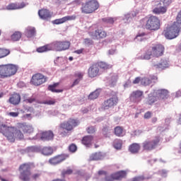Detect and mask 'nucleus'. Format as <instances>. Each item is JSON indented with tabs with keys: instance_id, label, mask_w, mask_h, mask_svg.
Masks as SVG:
<instances>
[{
	"instance_id": "1",
	"label": "nucleus",
	"mask_w": 181,
	"mask_h": 181,
	"mask_svg": "<svg viewBox=\"0 0 181 181\" xmlns=\"http://www.w3.org/2000/svg\"><path fill=\"white\" fill-rule=\"evenodd\" d=\"M99 8L100 3H98V1L87 0L86 2L81 4V12L85 15H90V13H94Z\"/></svg>"
},
{
	"instance_id": "2",
	"label": "nucleus",
	"mask_w": 181,
	"mask_h": 181,
	"mask_svg": "<svg viewBox=\"0 0 181 181\" xmlns=\"http://www.w3.org/2000/svg\"><path fill=\"white\" fill-rule=\"evenodd\" d=\"M18 71V66L12 64L0 65V78H8L15 76Z\"/></svg>"
},
{
	"instance_id": "3",
	"label": "nucleus",
	"mask_w": 181,
	"mask_h": 181,
	"mask_svg": "<svg viewBox=\"0 0 181 181\" xmlns=\"http://www.w3.org/2000/svg\"><path fill=\"white\" fill-rule=\"evenodd\" d=\"M32 167H34L33 163H24L20 165L18 171L20 172V179L23 181H30L32 176Z\"/></svg>"
},
{
	"instance_id": "4",
	"label": "nucleus",
	"mask_w": 181,
	"mask_h": 181,
	"mask_svg": "<svg viewBox=\"0 0 181 181\" xmlns=\"http://www.w3.org/2000/svg\"><path fill=\"white\" fill-rule=\"evenodd\" d=\"M180 29L181 24L175 21L171 26L166 28V29L163 30V34L166 39H175L179 36Z\"/></svg>"
},
{
	"instance_id": "5",
	"label": "nucleus",
	"mask_w": 181,
	"mask_h": 181,
	"mask_svg": "<svg viewBox=\"0 0 181 181\" xmlns=\"http://www.w3.org/2000/svg\"><path fill=\"white\" fill-rule=\"evenodd\" d=\"M80 125V121L77 119L70 118L68 121L64 122L60 124L61 129H65V132H62L64 136H66L70 131H73L76 127Z\"/></svg>"
},
{
	"instance_id": "6",
	"label": "nucleus",
	"mask_w": 181,
	"mask_h": 181,
	"mask_svg": "<svg viewBox=\"0 0 181 181\" xmlns=\"http://www.w3.org/2000/svg\"><path fill=\"white\" fill-rule=\"evenodd\" d=\"M144 21H146V29L148 30H158L160 28V20L155 16L146 17Z\"/></svg>"
},
{
	"instance_id": "7",
	"label": "nucleus",
	"mask_w": 181,
	"mask_h": 181,
	"mask_svg": "<svg viewBox=\"0 0 181 181\" xmlns=\"http://www.w3.org/2000/svg\"><path fill=\"white\" fill-rule=\"evenodd\" d=\"M16 131L15 127H8L4 122H0V134H2L8 141H13V132Z\"/></svg>"
},
{
	"instance_id": "8",
	"label": "nucleus",
	"mask_w": 181,
	"mask_h": 181,
	"mask_svg": "<svg viewBox=\"0 0 181 181\" xmlns=\"http://www.w3.org/2000/svg\"><path fill=\"white\" fill-rule=\"evenodd\" d=\"M159 142H160V136H156L153 140L147 139L144 141L142 143L143 151H146L147 152L153 151V149H156V146L159 145Z\"/></svg>"
},
{
	"instance_id": "9",
	"label": "nucleus",
	"mask_w": 181,
	"mask_h": 181,
	"mask_svg": "<svg viewBox=\"0 0 181 181\" xmlns=\"http://www.w3.org/2000/svg\"><path fill=\"white\" fill-rule=\"evenodd\" d=\"M71 45V43L70 41H54L51 43L52 50H55V52H64V50H69Z\"/></svg>"
},
{
	"instance_id": "10",
	"label": "nucleus",
	"mask_w": 181,
	"mask_h": 181,
	"mask_svg": "<svg viewBox=\"0 0 181 181\" xmlns=\"http://www.w3.org/2000/svg\"><path fill=\"white\" fill-rule=\"evenodd\" d=\"M47 81V77L45 75L37 73L33 75L30 83L33 86H35L36 87H39V86H42V84H45Z\"/></svg>"
},
{
	"instance_id": "11",
	"label": "nucleus",
	"mask_w": 181,
	"mask_h": 181,
	"mask_svg": "<svg viewBox=\"0 0 181 181\" xmlns=\"http://www.w3.org/2000/svg\"><path fill=\"white\" fill-rule=\"evenodd\" d=\"M151 50L153 57H160L165 53V47L162 44H156L153 45Z\"/></svg>"
},
{
	"instance_id": "12",
	"label": "nucleus",
	"mask_w": 181,
	"mask_h": 181,
	"mask_svg": "<svg viewBox=\"0 0 181 181\" xmlns=\"http://www.w3.org/2000/svg\"><path fill=\"white\" fill-rule=\"evenodd\" d=\"M67 158H69V156L66 154L58 155L51 158L49 160V163H50V165H59V163H62V162H64V160H66Z\"/></svg>"
},
{
	"instance_id": "13",
	"label": "nucleus",
	"mask_w": 181,
	"mask_h": 181,
	"mask_svg": "<svg viewBox=\"0 0 181 181\" xmlns=\"http://www.w3.org/2000/svg\"><path fill=\"white\" fill-rule=\"evenodd\" d=\"M168 11V7L162 4V2L157 1L156 3V7L153 10V13L156 15H163Z\"/></svg>"
},
{
	"instance_id": "14",
	"label": "nucleus",
	"mask_w": 181,
	"mask_h": 181,
	"mask_svg": "<svg viewBox=\"0 0 181 181\" xmlns=\"http://www.w3.org/2000/svg\"><path fill=\"white\" fill-rule=\"evenodd\" d=\"M117 104H118V98L113 97L105 100L103 107L104 110H110V108H112Z\"/></svg>"
},
{
	"instance_id": "15",
	"label": "nucleus",
	"mask_w": 181,
	"mask_h": 181,
	"mask_svg": "<svg viewBox=\"0 0 181 181\" xmlns=\"http://www.w3.org/2000/svg\"><path fill=\"white\" fill-rule=\"evenodd\" d=\"M100 74V69L96 63L93 64L88 70V76L90 78H94V77H97Z\"/></svg>"
},
{
	"instance_id": "16",
	"label": "nucleus",
	"mask_w": 181,
	"mask_h": 181,
	"mask_svg": "<svg viewBox=\"0 0 181 181\" xmlns=\"http://www.w3.org/2000/svg\"><path fill=\"white\" fill-rule=\"evenodd\" d=\"M142 95H144V92L141 90L133 91L130 95V101L133 103H140L142 100Z\"/></svg>"
},
{
	"instance_id": "17",
	"label": "nucleus",
	"mask_w": 181,
	"mask_h": 181,
	"mask_svg": "<svg viewBox=\"0 0 181 181\" xmlns=\"http://www.w3.org/2000/svg\"><path fill=\"white\" fill-rule=\"evenodd\" d=\"M18 129H21L24 134H32L33 132V127L26 123H18Z\"/></svg>"
},
{
	"instance_id": "18",
	"label": "nucleus",
	"mask_w": 181,
	"mask_h": 181,
	"mask_svg": "<svg viewBox=\"0 0 181 181\" xmlns=\"http://www.w3.org/2000/svg\"><path fill=\"white\" fill-rule=\"evenodd\" d=\"M74 77H75V80L73 83L71 85L70 88H73V87H76V86H78L81 80H83V77H84V73L77 71L74 74Z\"/></svg>"
},
{
	"instance_id": "19",
	"label": "nucleus",
	"mask_w": 181,
	"mask_h": 181,
	"mask_svg": "<svg viewBox=\"0 0 181 181\" xmlns=\"http://www.w3.org/2000/svg\"><path fill=\"white\" fill-rule=\"evenodd\" d=\"M76 18V15L66 16L62 18H58V19L54 20L53 21V23H54V25H62V23H64L66 22H67L68 21H75Z\"/></svg>"
},
{
	"instance_id": "20",
	"label": "nucleus",
	"mask_w": 181,
	"mask_h": 181,
	"mask_svg": "<svg viewBox=\"0 0 181 181\" xmlns=\"http://www.w3.org/2000/svg\"><path fill=\"white\" fill-rule=\"evenodd\" d=\"M91 37L93 39H104V37H107V33L103 30L98 29L92 33Z\"/></svg>"
},
{
	"instance_id": "21",
	"label": "nucleus",
	"mask_w": 181,
	"mask_h": 181,
	"mask_svg": "<svg viewBox=\"0 0 181 181\" xmlns=\"http://www.w3.org/2000/svg\"><path fill=\"white\" fill-rule=\"evenodd\" d=\"M54 138V134L52 131L42 132L40 134V139L42 141H52Z\"/></svg>"
},
{
	"instance_id": "22",
	"label": "nucleus",
	"mask_w": 181,
	"mask_h": 181,
	"mask_svg": "<svg viewBox=\"0 0 181 181\" xmlns=\"http://www.w3.org/2000/svg\"><path fill=\"white\" fill-rule=\"evenodd\" d=\"M38 15L41 19L46 21V19H49L52 18V14H50V11L47 9H41L38 11Z\"/></svg>"
},
{
	"instance_id": "23",
	"label": "nucleus",
	"mask_w": 181,
	"mask_h": 181,
	"mask_svg": "<svg viewBox=\"0 0 181 181\" xmlns=\"http://www.w3.org/2000/svg\"><path fill=\"white\" fill-rule=\"evenodd\" d=\"M10 104L18 105L21 103V95L18 93L13 94L8 99Z\"/></svg>"
},
{
	"instance_id": "24",
	"label": "nucleus",
	"mask_w": 181,
	"mask_h": 181,
	"mask_svg": "<svg viewBox=\"0 0 181 181\" xmlns=\"http://www.w3.org/2000/svg\"><path fill=\"white\" fill-rule=\"evenodd\" d=\"M26 6V4H25V2H22L20 4H10L7 6V9L8 11H13L15 9H22L23 8H25Z\"/></svg>"
},
{
	"instance_id": "25",
	"label": "nucleus",
	"mask_w": 181,
	"mask_h": 181,
	"mask_svg": "<svg viewBox=\"0 0 181 181\" xmlns=\"http://www.w3.org/2000/svg\"><path fill=\"white\" fill-rule=\"evenodd\" d=\"M112 177H113L115 180H122L124 177H127V172L122 170L112 173Z\"/></svg>"
},
{
	"instance_id": "26",
	"label": "nucleus",
	"mask_w": 181,
	"mask_h": 181,
	"mask_svg": "<svg viewBox=\"0 0 181 181\" xmlns=\"http://www.w3.org/2000/svg\"><path fill=\"white\" fill-rule=\"evenodd\" d=\"M141 151V144L138 143H133L129 146V151L131 153H138Z\"/></svg>"
},
{
	"instance_id": "27",
	"label": "nucleus",
	"mask_w": 181,
	"mask_h": 181,
	"mask_svg": "<svg viewBox=\"0 0 181 181\" xmlns=\"http://www.w3.org/2000/svg\"><path fill=\"white\" fill-rule=\"evenodd\" d=\"M93 139H94L93 136H85L82 139L81 142L83 145H85V146L89 148V146H91V144H93Z\"/></svg>"
},
{
	"instance_id": "28",
	"label": "nucleus",
	"mask_w": 181,
	"mask_h": 181,
	"mask_svg": "<svg viewBox=\"0 0 181 181\" xmlns=\"http://www.w3.org/2000/svg\"><path fill=\"white\" fill-rule=\"evenodd\" d=\"M25 36L28 38L34 37V36H36V28L34 27H28L25 29Z\"/></svg>"
},
{
	"instance_id": "29",
	"label": "nucleus",
	"mask_w": 181,
	"mask_h": 181,
	"mask_svg": "<svg viewBox=\"0 0 181 181\" xmlns=\"http://www.w3.org/2000/svg\"><path fill=\"white\" fill-rule=\"evenodd\" d=\"M37 53H45L46 52H50L52 49V44H47L42 47L37 48Z\"/></svg>"
},
{
	"instance_id": "30",
	"label": "nucleus",
	"mask_w": 181,
	"mask_h": 181,
	"mask_svg": "<svg viewBox=\"0 0 181 181\" xmlns=\"http://www.w3.org/2000/svg\"><path fill=\"white\" fill-rule=\"evenodd\" d=\"M169 94V91L166 89H160L156 90V95L158 98H166L168 97V95Z\"/></svg>"
},
{
	"instance_id": "31",
	"label": "nucleus",
	"mask_w": 181,
	"mask_h": 181,
	"mask_svg": "<svg viewBox=\"0 0 181 181\" xmlns=\"http://www.w3.org/2000/svg\"><path fill=\"white\" fill-rule=\"evenodd\" d=\"M24 136L23 133L21 130H18V129L16 127V130L13 132V141H9V142H15V139H23Z\"/></svg>"
},
{
	"instance_id": "32",
	"label": "nucleus",
	"mask_w": 181,
	"mask_h": 181,
	"mask_svg": "<svg viewBox=\"0 0 181 181\" xmlns=\"http://www.w3.org/2000/svg\"><path fill=\"white\" fill-rule=\"evenodd\" d=\"M98 65V69H102L103 70H108L110 69H112V65L108 64L104 62H99L96 63Z\"/></svg>"
},
{
	"instance_id": "33",
	"label": "nucleus",
	"mask_w": 181,
	"mask_h": 181,
	"mask_svg": "<svg viewBox=\"0 0 181 181\" xmlns=\"http://www.w3.org/2000/svg\"><path fill=\"white\" fill-rule=\"evenodd\" d=\"M41 153L45 156H49L53 154V148L52 147H44L41 149Z\"/></svg>"
},
{
	"instance_id": "34",
	"label": "nucleus",
	"mask_w": 181,
	"mask_h": 181,
	"mask_svg": "<svg viewBox=\"0 0 181 181\" xmlns=\"http://www.w3.org/2000/svg\"><path fill=\"white\" fill-rule=\"evenodd\" d=\"M59 86V83H54L53 85H49L48 86L49 91L52 93H63V89H56V87Z\"/></svg>"
},
{
	"instance_id": "35",
	"label": "nucleus",
	"mask_w": 181,
	"mask_h": 181,
	"mask_svg": "<svg viewBox=\"0 0 181 181\" xmlns=\"http://www.w3.org/2000/svg\"><path fill=\"white\" fill-rule=\"evenodd\" d=\"M100 159H103L101 152L94 153L90 156V160H100Z\"/></svg>"
},
{
	"instance_id": "36",
	"label": "nucleus",
	"mask_w": 181,
	"mask_h": 181,
	"mask_svg": "<svg viewBox=\"0 0 181 181\" xmlns=\"http://www.w3.org/2000/svg\"><path fill=\"white\" fill-rule=\"evenodd\" d=\"M21 37H22V33L19 31H16L11 35V40H13V42H18V40H21Z\"/></svg>"
},
{
	"instance_id": "37",
	"label": "nucleus",
	"mask_w": 181,
	"mask_h": 181,
	"mask_svg": "<svg viewBox=\"0 0 181 181\" xmlns=\"http://www.w3.org/2000/svg\"><path fill=\"white\" fill-rule=\"evenodd\" d=\"M113 146L115 149L119 150L122 148V140L116 139L113 141Z\"/></svg>"
},
{
	"instance_id": "38",
	"label": "nucleus",
	"mask_w": 181,
	"mask_h": 181,
	"mask_svg": "<svg viewBox=\"0 0 181 181\" xmlns=\"http://www.w3.org/2000/svg\"><path fill=\"white\" fill-rule=\"evenodd\" d=\"M100 96V90H95V91L90 93L88 95V100H97Z\"/></svg>"
},
{
	"instance_id": "39",
	"label": "nucleus",
	"mask_w": 181,
	"mask_h": 181,
	"mask_svg": "<svg viewBox=\"0 0 181 181\" xmlns=\"http://www.w3.org/2000/svg\"><path fill=\"white\" fill-rule=\"evenodd\" d=\"M151 56H153L151 49L147 50L144 55L139 57V59H141V60H149L151 59Z\"/></svg>"
},
{
	"instance_id": "40",
	"label": "nucleus",
	"mask_w": 181,
	"mask_h": 181,
	"mask_svg": "<svg viewBox=\"0 0 181 181\" xmlns=\"http://www.w3.org/2000/svg\"><path fill=\"white\" fill-rule=\"evenodd\" d=\"M115 134L116 136H124V129L119 126L116 127L115 128Z\"/></svg>"
},
{
	"instance_id": "41",
	"label": "nucleus",
	"mask_w": 181,
	"mask_h": 181,
	"mask_svg": "<svg viewBox=\"0 0 181 181\" xmlns=\"http://www.w3.org/2000/svg\"><path fill=\"white\" fill-rule=\"evenodd\" d=\"M117 81H118V75H113L111 76L109 80V85L110 87H114L115 84H117Z\"/></svg>"
},
{
	"instance_id": "42",
	"label": "nucleus",
	"mask_w": 181,
	"mask_h": 181,
	"mask_svg": "<svg viewBox=\"0 0 181 181\" xmlns=\"http://www.w3.org/2000/svg\"><path fill=\"white\" fill-rule=\"evenodd\" d=\"M42 175H43L42 170H37L36 173L30 175L31 179H33V180H39V179L42 177Z\"/></svg>"
},
{
	"instance_id": "43",
	"label": "nucleus",
	"mask_w": 181,
	"mask_h": 181,
	"mask_svg": "<svg viewBox=\"0 0 181 181\" xmlns=\"http://www.w3.org/2000/svg\"><path fill=\"white\" fill-rule=\"evenodd\" d=\"M10 53H11V51L9 49L0 48V59L6 57V56H8Z\"/></svg>"
},
{
	"instance_id": "44",
	"label": "nucleus",
	"mask_w": 181,
	"mask_h": 181,
	"mask_svg": "<svg viewBox=\"0 0 181 181\" xmlns=\"http://www.w3.org/2000/svg\"><path fill=\"white\" fill-rule=\"evenodd\" d=\"M141 84L143 86H149V84H151V78L146 77L141 78Z\"/></svg>"
},
{
	"instance_id": "45",
	"label": "nucleus",
	"mask_w": 181,
	"mask_h": 181,
	"mask_svg": "<svg viewBox=\"0 0 181 181\" xmlns=\"http://www.w3.org/2000/svg\"><path fill=\"white\" fill-rule=\"evenodd\" d=\"M156 97L157 96H151V95L148 96V99L147 100L148 105H152V104L156 101Z\"/></svg>"
},
{
	"instance_id": "46",
	"label": "nucleus",
	"mask_w": 181,
	"mask_h": 181,
	"mask_svg": "<svg viewBox=\"0 0 181 181\" xmlns=\"http://www.w3.org/2000/svg\"><path fill=\"white\" fill-rule=\"evenodd\" d=\"M102 21L105 23H110V24L114 23V18H111V17L104 18L102 19Z\"/></svg>"
},
{
	"instance_id": "47",
	"label": "nucleus",
	"mask_w": 181,
	"mask_h": 181,
	"mask_svg": "<svg viewBox=\"0 0 181 181\" xmlns=\"http://www.w3.org/2000/svg\"><path fill=\"white\" fill-rule=\"evenodd\" d=\"M83 43L86 46H91V45H94V42L93 41V40H91L90 38H85L83 40Z\"/></svg>"
},
{
	"instance_id": "48",
	"label": "nucleus",
	"mask_w": 181,
	"mask_h": 181,
	"mask_svg": "<svg viewBox=\"0 0 181 181\" xmlns=\"http://www.w3.org/2000/svg\"><path fill=\"white\" fill-rule=\"evenodd\" d=\"M156 66L158 67V69H166V67H168V64L166 62L163 61L158 64Z\"/></svg>"
},
{
	"instance_id": "49",
	"label": "nucleus",
	"mask_w": 181,
	"mask_h": 181,
	"mask_svg": "<svg viewBox=\"0 0 181 181\" xmlns=\"http://www.w3.org/2000/svg\"><path fill=\"white\" fill-rule=\"evenodd\" d=\"M43 104H47V105H54L56 104V100H47L43 102Z\"/></svg>"
},
{
	"instance_id": "50",
	"label": "nucleus",
	"mask_w": 181,
	"mask_h": 181,
	"mask_svg": "<svg viewBox=\"0 0 181 181\" xmlns=\"http://www.w3.org/2000/svg\"><path fill=\"white\" fill-rule=\"evenodd\" d=\"M69 149L70 152H72V153H74V152H76V151H77V146H76V144H71L69 146Z\"/></svg>"
},
{
	"instance_id": "51",
	"label": "nucleus",
	"mask_w": 181,
	"mask_h": 181,
	"mask_svg": "<svg viewBox=\"0 0 181 181\" xmlns=\"http://www.w3.org/2000/svg\"><path fill=\"white\" fill-rule=\"evenodd\" d=\"M160 2H161V4L164 6H169L170 4H172V0H160Z\"/></svg>"
},
{
	"instance_id": "52",
	"label": "nucleus",
	"mask_w": 181,
	"mask_h": 181,
	"mask_svg": "<svg viewBox=\"0 0 181 181\" xmlns=\"http://www.w3.org/2000/svg\"><path fill=\"white\" fill-rule=\"evenodd\" d=\"M73 173V170L68 168L66 170H63L62 173V176H66V175H71Z\"/></svg>"
},
{
	"instance_id": "53",
	"label": "nucleus",
	"mask_w": 181,
	"mask_h": 181,
	"mask_svg": "<svg viewBox=\"0 0 181 181\" xmlns=\"http://www.w3.org/2000/svg\"><path fill=\"white\" fill-rule=\"evenodd\" d=\"M144 119H149L150 118H152V112L148 111L146 112L144 115Z\"/></svg>"
},
{
	"instance_id": "54",
	"label": "nucleus",
	"mask_w": 181,
	"mask_h": 181,
	"mask_svg": "<svg viewBox=\"0 0 181 181\" xmlns=\"http://www.w3.org/2000/svg\"><path fill=\"white\" fill-rule=\"evenodd\" d=\"M8 115H9V117H12L13 118H16V117L19 116V112H11L8 113Z\"/></svg>"
},
{
	"instance_id": "55",
	"label": "nucleus",
	"mask_w": 181,
	"mask_h": 181,
	"mask_svg": "<svg viewBox=\"0 0 181 181\" xmlns=\"http://www.w3.org/2000/svg\"><path fill=\"white\" fill-rule=\"evenodd\" d=\"M145 36V33L139 34L136 35L135 40H144V37Z\"/></svg>"
},
{
	"instance_id": "56",
	"label": "nucleus",
	"mask_w": 181,
	"mask_h": 181,
	"mask_svg": "<svg viewBox=\"0 0 181 181\" xmlns=\"http://www.w3.org/2000/svg\"><path fill=\"white\" fill-rule=\"evenodd\" d=\"M88 134H94L95 132V128L94 127H90L87 129Z\"/></svg>"
},
{
	"instance_id": "57",
	"label": "nucleus",
	"mask_w": 181,
	"mask_h": 181,
	"mask_svg": "<svg viewBox=\"0 0 181 181\" xmlns=\"http://www.w3.org/2000/svg\"><path fill=\"white\" fill-rule=\"evenodd\" d=\"M24 101L25 103H29L30 104H32V103H35V101H36V99L35 98H29L28 99H25Z\"/></svg>"
},
{
	"instance_id": "58",
	"label": "nucleus",
	"mask_w": 181,
	"mask_h": 181,
	"mask_svg": "<svg viewBox=\"0 0 181 181\" xmlns=\"http://www.w3.org/2000/svg\"><path fill=\"white\" fill-rule=\"evenodd\" d=\"M149 78L151 81V83H156L158 81V76H151L149 77Z\"/></svg>"
},
{
	"instance_id": "59",
	"label": "nucleus",
	"mask_w": 181,
	"mask_h": 181,
	"mask_svg": "<svg viewBox=\"0 0 181 181\" xmlns=\"http://www.w3.org/2000/svg\"><path fill=\"white\" fill-rule=\"evenodd\" d=\"M23 119H32V115L31 114H25L23 116Z\"/></svg>"
},
{
	"instance_id": "60",
	"label": "nucleus",
	"mask_w": 181,
	"mask_h": 181,
	"mask_svg": "<svg viewBox=\"0 0 181 181\" xmlns=\"http://www.w3.org/2000/svg\"><path fill=\"white\" fill-rule=\"evenodd\" d=\"M141 81V77H136L134 81H133V84H139V83Z\"/></svg>"
},
{
	"instance_id": "61",
	"label": "nucleus",
	"mask_w": 181,
	"mask_h": 181,
	"mask_svg": "<svg viewBox=\"0 0 181 181\" xmlns=\"http://www.w3.org/2000/svg\"><path fill=\"white\" fill-rule=\"evenodd\" d=\"M84 52V49L81 48L80 49L75 50L74 53H76V54H81Z\"/></svg>"
},
{
	"instance_id": "62",
	"label": "nucleus",
	"mask_w": 181,
	"mask_h": 181,
	"mask_svg": "<svg viewBox=\"0 0 181 181\" xmlns=\"http://www.w3.org/2000/svg\"><path fill=\"white\" fill-rule=\"evenodd\" d=\"M98 173L99 176H101L102 175H103L105 177L107 176V171L105 170H99Z\"/></svg>"
},
{
	"instance_id": "63",
	"label": "nucleus",
	"mask_w": 181,
	"mask_h": 181,
	"mask_svg": "<svg viewBox=\"0 0 181 181\" xmlns=\"http://www.w3.org/2000/svg\"><path fill=\"white\" fill-rule=\"evenodd\" d=\"M151 122H153V124L156 123L158 122V117H153Z\"/></svg>"
},
{
	"instance_id": "64",
	"label": "nucleus",
	"mask_w": 181,
	"mask_h": 181,
	"mask_svg": "<svg viewBox=\"0 0 181 181\" xmlns=\"http://www.w3.org/2000/svg\"><path fill=\"white\" fill-rule=\"evenodd\" d=\"M109 54H115V49L109 50Z\"/></svg>"
}]
</instances>
